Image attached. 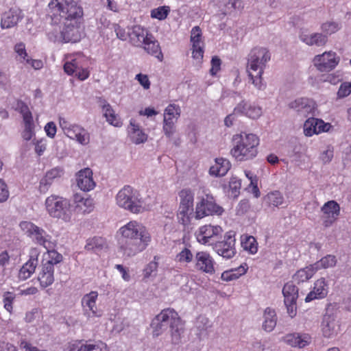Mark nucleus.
I'll use <instances>...</instances> for the list:
<instances>
[{"label":"nucleus","instance_id":"nucleus-1","mask_svg":"<svg viewBox=\"0 0 351 351\" xmlns=\"http://www.w3.org/2000/svg\"><path fill=\"white\" fill-rule=\"evenodd\" d=\"M119 246L124 255L134 256L145 250L152 241L147 228L136 221H130L119 230Z\"/></svg>","mask_w":351,"mask_h":351},{"label":"nucleus","instance_id":"nucleus-2","mask_svg":"<svg viewBox=\"0 0 351 351\" xmlns=\"http://www.w3.org/2000/svg\"><path fill=\"white\" fill-rule=\"evenodd\" d=\"M270 60L271 53L265 47H254L248 55L246 71L252 84L258 90L265 88L262 76Z\"/></svg>","mask_w":351,"mask_h":351},{"label":"nucleus","instance_id":"nucleus-3","mask_svg":"<svg viewBox=\"0 0 351 351\" xmlns=\"http://www.w3.org/2000/svg\"><path fill=\"white\" fill-rule=\"evenodd\" d=\"M234 145L231 154L237 161H246L254 158L258 153V137L254 134L241 133L234 136Z\"/></svg>","mask_w":351,"mask_h":351},{"label":"nucleus","instance_id":"nucleus-4","mask_svg":"<svg viewBox=\"0 0 351 351\" xmlns=\"http://www.w3.org/2000/svg\"><path fill=\"white\" fill-rule=\"evenodd\" d=\"M47 213L53 218L70 222L73 213V205L66 198L57 195H51L45 202Z\"/></svg>","mask_w":351,"mask_h":351},{"label":"nucleus","instance_id":"nucleus-5","mask_svg":"<svg viewBox=\"0 0 351 351\" xmlns=\"http://www.w3.org/2000/svg\"><path fill=\"white\" fill-rule=\"evenodd\" d=\"M116 201L118 206L132 213L137 214L144 210L139 193L130 186H125L118 192Z\"/></svg>","mask_w":351,"mask_h":351},{"label":"nucleus","instance_id":"nucleus-6","mask_svg":"<svg viewBox=\"0 0 351 351\" xmlns=\"http://www.w3.org/2000/svg\"><path fill=\"white\" fill-rule=\"evenodd\" d=\"M20 228L35 243L43 246L46 250L54 247L55 244L51 241V236L32 222L22 221L20 223Z\"/></svg>","mask_w":351,"mask_h":351},{"label":"nucleus","instance_id":"nucleus-7","mask_svg":"<svg viewBox=\"0 0 351 351\" xmlns=\"http://www.w3.org/2000/svg\"><path fill=\"white\" fill-rule=\"evenodd\" d=\"M180 317L178 313L172 308L162 310L152 320L151 326L153 329V335L158 337L163 332L171 328L179 322Z\"/></svg>","mask_w":351,"mask_h":351},{"label":"nucleus","instance_id":"nucleus-8","mask_svg":"<svg viewBox=\"0 0 351 351\" xmlns=\"http://www.w3.org/2000/svg\"><path fill=\"white\" fill-rule=\"evenodd\" d=\"M83 35L80 23H63L62 30L56 34H49V39L53 42L76 43Z\"/></svg>","mask_w":351,"mask_h":351},{"label":"nucleus","instance_id":"nucleus-9","mask_svg":"<svg viewBox=\"0 0 351 351\" xmlns=\"http://www.w3.org/2000/svg\"><path fill=\"white\" fill-rule=\"evenodd\" d=\"M19 110L23 118L21 123L22 130L21 132V138L25 142L31 141L36 138V127L32 113L28 106L23 103L19 106Z\"/></svg>","mask_w":351,"mask_h":351},{"label":"nucleus","instance_id":"nucleus-10","mask_svg":"<svg viewBox=\"0 0 351 351\" xmlns=\"http://www.w3.org/2000/svg\"><path fill=\"white\" fill-rule=\"evenodd\" d=\"M223 212V208L215 203L213 197L207 194L196 205L195 218L199 219L208 215H221Z\"/></svg>","mask_w":351,"mask_h":351},{"label":"nucleus","instance_id":"nucleus-11","mask_svg":"<svg viewBox=\"0 0 351 351\" xmlns=\"http://www.w3.org/2000/svg\"><path fill=\"white\" fill-rule=\"evenodd\" d=\"M236 239L234 235L228 232L224 236V239L216 241L212 244L213 250L223 258L230 259L234 256L237 253L235 248Z\"/></svg>","mask_w":351,"mask_h":351},{"label":"nucleus","instance_id":"nucleus-12","mask_svg":"<svg viewBox=\"0 0 351 351\" xmlns=\"http://www.w3.org/2000/svg\"><path fill=\"white\" fill-rule=\"evenodd\" d=\"M313 64L321 72H329L333 70L339 62V57L332 51H325L313 58Z\"/></svg>","mask_w":351,"mask_h":351},{"label":"nucleus","instance_id":"nucleus-13","mask_svg":"<svg viewBox=\"0 0 351 351\" xmlns=\"http://www.w3.org/2000/svg\"><path fill=\"white\" fill-rule=\"evenodd\" d=\"M190 41L192 45V57L197 63L200 64L204 57V43L202 32L199 26H195L192 28Z\"/></svg>","mask_w":351,"mask_h":351},{"label":"nucleus","instance_id":"nucleus-14","mask_svg":"<svg viewBox=\"0 0 351 351\" xmlns=\"http://www.w3.org/2000/svg\"><path fill=\"white\" fill-rule=\"evenodd\" d=\"M222 233V228L219 226L205 225L201 226L196 232V238L199 243L212 245L215 239Z\"/></svg>","mask_w":351,"mask_h":351},{"label":"nucleus","instance_id":"nucleus-15","mask_svg":"<svg viewBox=\"0 0 351 351\" xmlns=\"http://www.w3.org/2000/svg\"><path fill=\"white\" fill-rule=\"evenodd\" d=\"M194 259L196 269L208 274H215L216 263L208 252H197Z\"/></svg>","mask_w":351,"mask_h":351},{"label":"nucleus","instance_id":"nucleus-16","mask_svg":"<svg viewBox=\"0 0 351 351\" xmlns=\"http://www.w3.org/2000/svg\"><path fill=\"white\" fill-rule=\"evenodd\" d=\"M98 295L97 291H92L85 294L82 298L81 304L84 314L88 318L101 316V311L98 310L96 304Z\"/></svg>","mask_w":351,"mask_h":351},{"label":"nucleus","instance_id":"nucleus-17","mask_svg":"<svg viewBox=\"0 0 351 351\" xmlns=\"http://www.w3.org/2000/svg\"><path fill=\"white\" fill-rule=\"evenodd\" d=\"M321 210L323 213L322 216L323 225L328 228L337 220L339 215L340 206L337 202L330 200L322 206Z\"/></svg>","mask_w":351,"mask_h":351},{"label":"nucleus","instance_id":"nucleus-18","mask_svg":"<svg viewBox=\"0 0 351 351\" xmlns=\"http://www.w3.org/2000/svg\"><path fill=\"white\" fill-rule=\"evenodd\" d=\"M320 328L323 336L330 339L337 335L340 331V324L334 315L326 314L322 318Z\"/></svg>","mask_w":351,"mask_h":351},{"label":"nucleus","instance_id":"nucleus-19","mask_svg":"<svg viewBox=\"0 0 351 351\" xmlns=\"http://www.w3.org/2000/svg\"><path fill=\"white\" fill-rule=\"evenodd\" d=\"M332 128L329 123H325L323 120L316 118H309L304 123V134L306 136H312L321 132H328Z\"/></svg>","mask_w":351,"mask_h":351},{"label":"nucleus","instance_id":"nucleus-20","mask_svg":"<svg viewBox=\"0 0 351 351\" xmlns=\"http://www.w3.org/2000/svg\"><path fill=\"white\" fill-rule=\"evenodd\" d=\"M64 175V170L61 167H56L45 173V176L40 180L39 191L41 193H46L51 184L58 181Z\"/></svg>","mask_w":351,"mask_h":351},{"label":"nucleus","instance_id":"nucleus-21","mask_svg":"<svg viewBox=\"0 0 351 351\" xmlns=\"http://www.w3.org/2000/svg\"><path fill=\"white\" fill-rule=\"evenodd\" d=\"M289 107L297 112L298 114L306 117L309 114L313 115L315 104L311 99L302 97L291 101L289 104Z\"/></svg>","mask_w":351,"mask_h":351},{"label":"nucleus","instance_id":"nucleus-22","mask_svg":"<svg viewBox=\"0 0 351 351\" xmlns=\"http://www.w3.org/2000/svg\"><path fill=\"white\" fill-rule=\"evenodd\" d=\"M77 185L83 191H90L95 186L90 169L85 168L76 174Z\"/></svg>","mask_w":351,"mask_h":351},{"label":"nucleus","instance_id":"nucleus-23","mask_svg":"<svg viewBox=\"0 0 351 351\" xmlns=\"http://www.w3.org/2000/svg\"><path fill=\"white\" fill-rule=\"evenodd\" d=\"M128 133L130 140L136 145L144 143L147 141L148 135L134 119L130 121Z\"/></svg>","mask_w":351,"mask_h":351},{"label":"nucleus","instance_id":"nucleus-24","mask_svg":"<svg viewBox=\"0 0 351 351\" xmlns=\"http://www.w3.org/2000/svg\"><path fill=\"white\" fill-rule=\"evenodd\" d=\"M328 292V285L324 278L317 280L314 283L313 289L308 293L305 298L306 302L313 300L325 298Z\"/></svg>","mask_w":351,"mask_h":351},{"label":"nucleus","instance_id":"nucleus-25","mask_svg":"<svg viewBox=\"0 0 351 351\" xmlns=\"http://www.w3.org/2000/svg\"><path fill=\"white\" fill-rule=\"evenodd\" d=\"M283 341L292 347L302 348L311 343V337L307 333L293 332L285 335Z\"/></svg>","mask_w":351,"mask_h":351},{"label":"nucleus","instance_id":"nucleus-26","mask_svg":"<svg viewBox=\"0 0 351 351\" xmlns=\"http://www.w3.org/2000/svg\"><path fill=\"white\" fill-rule=\"evenodd\" d=\"M38 254L36 250L32 252L29 259L20 269L18 278L20 280H25L35 271L38 264Z\"/></svg>","mask_w":351,"mask_h":351},{"label":"nucleus","instance_id":"nucleus-27","mask_svg":"<svg viewBox=\"0 0 351 351\" xmlns=\"http://www.w3.org/2000/svg\"><path fill=\"white\" fill-rule=\"evenodd\" d=\"M300 39L308 46L322 47L327 43V37L319 33L310 34L307 30L301 29Z\"/></svg>","mask_w":351,"mask_h":351},{"label":"nucleus","instance_id":"nucleus-28","mask_svg":"<svg viewBox=\"0 0 351 351\" xmlns=\"http://www.w3.org/2000/svg\"><path fill=\"white\" fill-rule=\"evenodd\" d=\"M64 11H63L62 17L64 20L73 21L79 20L84 15L82 8L73 0L65 1Z\"/></svg>","mask_w":351,"mask_h":351},{"label":"nucleus","instance_id":"nucleus-29","mask_svg":"<svg viewBox=\"0 0 351 351\" xmlns=\"http://www.w3.org/2000/svg\"><path fill=\"white\" fill-rule=\"evenodd\" d=\"M151 34H149L146 29H144L141 25L136 24L134 25L131 27L129 34V38L133 45L141 47L147 38Z\"/></svg>","mask_w":351,"mask_h":351},{"label":"nucleus","instance_id":"nucleus-30","mask_svg":"<svg viewBox=\"0 0 351 351\" xmlns=\"http://www.w3.org/2000/svg\"><path fill=\"white\" fill-rule=\"evenodd\" d=\"M74 204L73 211L77 210L83 213H90L94 207L93 199L89 197H84L79 193H75L73 197Z\"/></svg>","mask_w":351,"mask_h":351},{"label":"nucleus","instance_id":"nucleus-31","mask_svg":"<svg viewBox=\"0 0 351 351\" xmlns=\"http://www.w3.org/2000/svg\"><path fill=\"white\" fill-rule=\"evenodd\" d=\"M141 47L147 53L154 56L159 61L161 62L162 60L163 54L161 51L160 45L152 34L147 38Z\"/></svg>","mask_w":351,"mask_h":351},{"label":"nucleus","instance_id":"nucleus-32","mask_svg":"<svg viewBox=\"0 0 351 351\" xmlns=\"http://www.w3.org/2000/svg\"><path fill=\"white\" fill-rule=\"evenodd\" d=\"M64 0H51L48 5L49 10L47 17L51 21L56 22L60 21L62 17L63 11H64V5L63 1Z\"/></svg>","mask_w":351,"mask_h":351},{"label":"nucleus","instance_id":"nucleus-33","mask_svg":"<svg viewBox=\"0 0 351 351\" xmlns=\"http://www.w3.org/2000/svg\"><path fill=\"white\" fill-rule=\"evenodd\" d=\"M231 167L230 161L223 158L215 159V162L209 169V173L216 177L224 176Z\"/></svg>","mask_w":351,"mask_h":351},{"label":"nucleus","instance_id":"nucleus-34","mask_svg":"<svg viewBox=\"0 0 351 351\" xmlns=\"http://www.w3.org/2000/svg\"><path fill=\"white\" fill-rule=\"evenodd\" d=\"M38 280L43 288L51 285L54 282V269L42 265L38 275Z\"/></svg>","mask_w":351,"mask_h":351},{"label":"nucleus","instance_id":"nucleus-35","mask_svg":"<svg viewBox=\"0 0 351 351\" xmlns=\"http://www.w3.org/2000/svg\"><path fill=\"white\" fill-rule=\"evenodd\" d=\"M47 250V253L43 255L42 265L54 269L55 267L62 262V256L53 248Z\"/></svg>","mask_w":351,"mask_h":351},{"label":"nucleus","instance_id":"nucleus-36","mask_svg":"<svg viewBox=\"0 0 351 351\" xmlns=\"http://www.w3.org/2000/svg\"><path fill=\"white\" fill-rule=\"evenodd\" d=\"M263 328L267 332L272 331L276 326L277 317L276 312L271 308H267L263 315Z\"/></svg>","mask_w":351,"mask_h":351},{"label":"nucleus","instance_id":"nucleus-37","mask_svg":"<svg viewBox=\"0 0 351 351\" xmlns=\"http://www.w3.org/2000/svg\"><path fill=\"white\" fill-rule=\"evenodd\" d=\"M107 247V243L105 239L102 237H93L86 241L85 248L88 251H93L95 253H99Z\"/></svg>","mask_w":351,"mask_h":351},{"label":"nucleus","instance_id":"nucleus-38","mask_svg":"<svg viewBox=\"0 0 351 351\" xmlns=\"http://www.w3.org/2000/svg\"><path fill=\"white\" fill-rule=\"evenodd\" d=\"M59 125L66 136L71 139H74L78 131L81 130V126L72 124L64 118L59 119Z\"/></svg>","mask_w":351,"mask_h":351},{"label":"nucleus","instance_id":"nucleus-39","mask_svg":"<svg viewBox=\"0 0 351 351\" xmlns=\"http://www.w3.org/2000/svg\"><path fill=\"white\" fill-rule=\"evenodd\" d=\"M80 56V55H77V57L74 58L72 56H69L67 58L68 60L64 64V70L66 73L69 75H74L80 69L82 63Z\"/></svg>","mask_w":351,"mask_h":351},{"label":"nucleus","instance_id":"nucleus-40","mask_svg":"<svg viewBox=\"0 0 351 351\" xmlns=\"http://www.w3.org/2000/svg\"><path fill=\"white\" fill-rule=\"evenodd\" d=\"M247 271V268L241 265L237 268L231 269L223 271L221 274V278L222 280L229 282L238 279L240 276L245 274Z\"/></svg>","mask_w":351,"mask_h":351},{"label":"nucleus","instance_id":"nucleus-41","mask_svg":"<svg viewBox=\"0 0 351 351\" xmlns=\"http://www.w3.org/2000/svg\"><path fill=\"white\" fill-rule=\"evenodd\" d=\"M316 272L317 271L314 268L313 264H312L298 270L293 276V279L298 282H303L312 278Z\"/></svg>","mask_w":351,"mask_h":351},{"label":"nucleus","instance_id":"nucleus-42","mask_svg":"<svg viewBox=\"0 0 351 351\" xmlns=\"http://www.w3.org/2000/svg\"><path fill=\"white\" fill-rule=\"evenodd\" d=\"M181 114V109L178 105L171 104L168 105L164 111L163 120L177 122Z\"/></svg>","mask_w":351,"mask_h":351},{"label":"nucleus","instance_id":"nucleus-43","mask_svg":"<svg viewBox=\"0 0 351 351\" xmlns=\"http://www.w3.org/2000/svg\"><path fill=\"white\" fill-rule=\"evenodd\" d=\"M285 302H296L298 297V289L291 282L285 285L282 289Z\"/></svg>","mask_w":351,"mask_h":351},{"label":"nucleus","instance_id":"nucleus-44","mask_svg":"<svg viewBox=\"0 0 351 351\" xmlns=\"http://www.w3.org/2000/svg\"><path fill=\"white\" fill-rule=\"evenodd\" d=\"M241 246L244 250L254 254L258 251V243L252 236L243 235L241 237Z\"/></svg>","mask_w":351,"mask_h":351},{"label":"nucleus","instance_id":"nucleus-45","mask_svg":"<svg viewBox=\"0 0 351 351\" xmlns=\"http://www.w3.org/2000/svg\"><path fill=\"white\" fill-rule=\"evenodd\" d=\"M23 19L22 10L17 8H12L3 14L1 22H18Z\"/></svg>","mask_w":351,"mask_h":351},{"label":"nucleus","instance_id":"nucleus-46","mask_svg":"<svg viewBox=\"0 0 351 351\" xmlns=\"http://www.w3.org/2000/svg\"><path fill=\"white\" fill-rule=\"evenodd\" d=\"M337 263V258L333 255H327L322 258H321L319 261H317L313 264L314 268L317 271L322 269H327L330 267H332L335 266Z\"/></svg>","mask_w":351,"mask_h":351},{"label":"nucleus","instance_id":"nucleus-47","mask_svg":"<svg viewBox=\"0 0 351 351\" xmlns=\"http://www.w3.org/2000/svg\"><path fill=\"white\" fill-rule=\"evenodd\" d=\"M193 212V208L179 206L177 214L179 222L183 225L189 223Z\"/></svg>","mask_w":351,"mask_h":351},{"label":"nucleus","instance_id":"nucleus-48","mask_svg":"<svg viewBox=\"0 0 351 351\" xmlns=\"http://www.w3.org/2000/svg\"><path fill=\"white\" fill-rule=\"evenodd\" d=\"M171 341L173 344H178L180 342L182 335L184 332V326L182 320L180 319L179 322L170 328Z\"/></svg>","mask_w":351,"mask_h":351},{"label":"nucleus","instance_id":"nucleus-49","mask_svg":"<svg viewBox=\"0 0 351 351\" xmlns=\"http://www.w3.org/2000/svg\"><path fill=\"white\" fill-rule=\"evenodd\" d=\"M180 206L193 208L194 194L189 189H182L179 193Z\"/></svg>","mask_w":351,"mask_h":351},{"label":"nucleus","instance_id":"nucleus-50","mask_svg":"<svg viewBox=\"0 0 351 351\" xmlns=\"http://www.w3.org/2000/svg\"><path fill=\"white\" fill-rule=\"evenodd\" d=\"M266 200L269 205L278 206L283 204L284 197L280 192L275 191L267 194Z\"/></svg>","mask_w":351,"mask_h":351},{"label":"nucleus","instance_id":"nucleus-51","mask_svg":"<svg viewBox=\"0 0 351 351\" xmlns=\"http://www.w3.org/2000/svg\"><path fill=\"white\" fill-rule=\"evenodd\" d=\"M159 257L155 256L154 260L149 263L145 268L143 269V276L145 278H148L152 276H156L157 268L158 267Z\"/></svg>","mask_w":351,"mask_h":351},{"label":"nucleus","instance_id":"nucleus-52","mask_svg":"<svg viewBox=\"0 0 351 351\" xmlns=\"http://www.w3.org/2000/svg\"><path fill=\"white\" fill-rule=\"evenodd\" d=\"M170 12L169 6L162 5L151 11L152 18L156 19L159 21L165 20Z\"/></svg>","mask_w":351,"mask_h":351},{"label":"nucleus","instance_id":"nucleus-53","mask_svg":"<svg viewBox=\"0 0 351 351\" xmlns=\"http://www.w3.org/2000/svg\"><path fill=\"white\" fill-rule=\"evenodd\" d=\"M88 341L84 340H73L69 343L67 351H87Z\"/></svg>","mask_w":351,"mask_h":351},{"label":"nucleus","instance_id":"nucleus-54","mask_svg":"<svg viewBox=\"0 0 351 351\" xmlns=\"http://www.w3.org/2000/svg\"><path fill=\"white\" fill-rule=\"evenodd\" d=\"M193 258L191 251L186 247L182 249L176 257V261L181 263H189Z\"/></svg>","mask_w":351,"mask_h":351},{"label":"nucleus","instance_id":"nucleus-55","mask_svg":"<svg viewBox=\"0 0 351 351\" xmlns=\"http://www.w3.org/2000/svg\"><path fill=\"white\" fill-rule=\"evenodd\" d=\"M14 50L22 63L25 62L26 59L29 57L26 51L25 45L23 43H16L14 45Z\"/></svg>","mask_w":351,"mask_h":351},{"label":"nucleus","instance_id":"nucleus-56","mask_svg":"<svg viewBox=\"0 0 351 351\" xmlns=\"http://www.w3.org/2000/svg\"><path fill=\"white\" fill-rule=\"evenodd\" d=\"M31 141L32 144L34 145V151L36 154L39 156H42L47 148L46 140L45 138H34Z\"/></svg>","mask_w":351,"mask_h":351},{"label":"nucleus","instance_id":"nucleus-57","mask_svg":"<svg viewBox=\"0 0 351 351\" xmlns=\"http://www.w3.org/2000/svg\"><path fill=\"white\" fill-rule=\"evenodd\" d=\"M229 188L231 196L234 198L237 197L240 193L241 180L236 177H232L229 182Z\"/></svg>","mask_w":351,"mask_h":351},{"label":"nucleus","instance_id":"nucleus-58","mask_svg":"<svg viewBox=\"0 0 351 351\" xmlns=\"http://www.w3.org/2000/svg\"><path fill=\"white\" fill-rule=\"evenodd\" d=\"M262 114V108L254 104H250L248 110L245 112V116L250 119H257Z\"/></svg>","mask_w":351,"mask_h":351},{"label":"nucleus","instance_id":"nucleus-59","mask_svg":"<svg viewBox=\"0 0 351 351\" xmlns=\"http://www.w3.org/2000/svg\"><path fill=\"white\" fill-rule=\"evenodd\" d=\"M244 173L246 178L250 181V186H252V191L255 194L256 197L258 196L259 190L257 186V178L256 176L252 173L250 171L245 170Z\"/></svg>","mask_w":351,"mask_h":351},{"label":"nucleus","instance_id":"nucleus-60","mask_svg":"<svg viewBox=\"0 0 351 351\" xmlns=\"http://www.w3.org/2000/svg\"><path fill=\"white\" fill-rule=\"evenodd\" d=\"M334 155V148L331 145H328L326 148L321 152L319 158L320 160L325 164L329 163Z\"/></svg>","mask_w":351,"mask_h":351},{"label":"nucleus","instance_id":"nucleus-61","mask_svg":"<svg viewBox=\"0 0 351 351\" xmlns=\"http://www.w3.org/2000/svg\"><path fill=\"white\" fill-rule=\"evenodd\" d=\"M14 298H15L14 294L11 292L8 291L3 294V302L4 308L9 313H11L12 311V304H13Z\"/></svg>","mask_w":351,"mask_h":351},{"label":"nucleus","instance_id":"nucleus-62","mask_svg":"<svg viewBox=\"0 0 351 351\" xmlns=\"http://www.w3.org/2000/svg\"><path fill=\"white\" fill-rule=\"evenodd\" d=\"M77 136L75 137V140H76L79 143L82 145H87L90 141V136L88 132L81 127V130L78 131Z\"/></svg>","mask_w":351,"mask_h":351},{"label":"nucleus","instance_id":"nucleus-63","mask_svg":"<svg viewBox=\"0 0 351 351\" xmlns=\"http://www.w3.org/2000/svg\"><path fill=\"white\" fill-rule=\"evenodd\" d=\"M176 122H173L171 121L163 120L162 129L165 134L167 137H171L174 134L176 131Z\"/></svg>","mask_w":351,"mask_h":351},{"label":"nucleus","instance_id":"nucleus-64","mask_svg":"<svg viewBox=\"0 0 351 351\" xmlns=\"http://www.w3.org/2000/svg\"><path fill=\"white\" fill-rule=\"evenodd\" d=\"M87 351H108V347L106 343L98 341L95 343L88 342Z\"/></svg>","mask_w":351,"mask_h":351}]
</instances>
